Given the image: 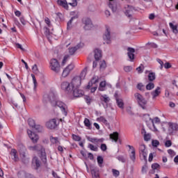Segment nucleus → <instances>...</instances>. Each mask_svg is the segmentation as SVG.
Masks as SVG:
<instances>
[{"mask_svg":"<svg viewBox=\"0 0 178 178\" xmlns=\"http://www.w3.org/2000/svg\"><path fill=\"white\" fill-rule=\"evenodd\" d=\"M28 149L29 151H39L40 152V157L44 163L47 162V153L45 149L41 146V145H36L34 146H29Z\"/></svg>","mask_w":178,"mask_h":178,"instance_id":"1","label":"nucleus"},{"mask_svg":"<svg viewBox=\"0 0 178 178\" xmlns=\"http://www.w3.org/2000/svg\"><path fill=\"white\" fill-rule=\"evenodd\" d=\"M145 118H147L148 120H146V123L152 131H158V129H156V127H155V123H161V119L159 118L156 117L154 119H152L149 118V115H145Z\"/></svg>","mask_w":178,"mask_h":178,"instance_id":"2","label":"nucleus"},{"mask_svg":"<svg viewBox=\"0 0 178 178\" xmlns=\"http://www.w3.org/2000/svg\"><path fill=\"white\" fill-rule=\"evenodd\" d=\"M135 99H136L139 106H141L143 109L147 108V100L144 98V96L141 94L136 92L134 94Z\"/></svg>","mask_w":178,"mask_h":178,"instance_id":"3","label":"nucleus"},{"mask_svg":"<svg viewBox=\"0 0 178 178\" xmlns=\"http://www.w3.org/2000/svg\"><path fill=\"white\" fill-rule=\"evenodd\" d=\"M51 106H58L62 111L65 116H67V106H66L62 101L58 100L57 99L55 102H52Z\"/></svg>","mask_w":178,"mask_h":178,"instance_id":"4","label":"nucleus"},{"mask_svg":"<svg viewBox=\"0 0 178 178\" xmlns=\"http://www.w3.org/2000/svg\"><path fill=\"white\" fill-rule=\"evenodd\" d=\"M59 122H62V119L53 118L46 122V127L49 129L50 130H54L56 129L58 126H59Z\"/></svg>","mask_w":178,"mask_h":178,"instance_id":"5","label":"nucleus"},{"mask_svg":"<svg viewBox=\"0 0 178 178\" xmlns=\"http://www.w3.org/2000/svg\"><path fill=\"white\" fill-rule=\"evenodd\" d=\"M139 156L140 159L147 162V158L148 156V150L145 145H140L139 146Z\"/></svg>","mask_w":178,"mask_h":178,"instance_id":"6","label":"nucleus"},{"mask_svg":"<svg viewBox=\"0 0 178 178\" xmlns=\"http://www.w3.org/2000/svg\"><path fill=\"white\" fill-rule=\"evenodd\" d=\"M50 69L55 73H59L60 72V64L56 58H52L50 60Z\"/></svg>","mask_w":178,"mask_h":178,"instance_id":"7","label":"nucleus"},{"mask_svg":"<svg viewBox=\"0 0 178 178\" xmlns=\"http://www.w3.org/2000/svg\"><path fill=\"white\" fill-rule=\"evenodd\" d=\"M100 101L104 109H108L109 102H111V97H109V96H108L107 95H100Z\"/></svg>","mask_w":178,"mask_h":178,"instance_id":"8","label":"nucleus"},{"mask_svg":"<svg viewBox=\"0 0 178 178\" xmlns=\"http://www.w3.org/2000/svg\"><path fill=\"white\" fill-rule=\"evenodd\" d=\"M82 22L84 24V26H83L84 30H91V29L94 27V25L92 24V22L88 17L83 18L82 19Z\"/></svg>","mask_w":178,"mask_h":178,"instance_id":"9","label":"nucleus"},{"mask_svg":"<svg viewBox=\"0 0 178 178\" xmlns=\"http://www.w3.org/2000/svg\"><path fill=\"white\" fill-rule=\"evenodd\" d=\"M80 86H81V79H80V77H74L71 82V87L72 90H74V88H79Z\"/></svg>","mask_w":178,"mask_h":178,"instance_id":"10","label":"nucleus"},{"mask_svg":"<svg viewBox=\"0 0 178 178\" xmlns=\"http://www.w3.org/2000/svg\"><path fill=\"white\" fill-rule=\"evenodd\" d=\"M47 99L52 105V102H55L58 99V94L55 91H50L47 95Z\"/></svg>","mask_w":178,"mask_h":178,"instance_id":"11","label":"nucleus"},{"mask_svg":"<svg viewBox=\"0 0 178 178\" xmlns=\"http://www.w3.org/2000/svg\"><path fill=\"white\" fill-rule=\"evenodd\" d=\"M60 87L63 91H66L67 92H72L73 91L71 83L67 81L62 82Z\"/></svg>","mask_w":178,"mask_h":178,"instance_id":"12","label":"nucleus"},{"mask_svg":"<svg viewBox=\"0 0 178 178\" xmlns=\"http://www.w3.org/2000/svg\"><path fill=\"white\" fill-rule=\"evenodd\" d=\"M103 39L106 44H111V28L109 26H106V32L103 35Z\"/></svg>","mask_w":178,"mask_h":178,"instance_id":"13","label":"nucleus"},{"mask_svg":"<svg viewBox=\"0 0 178 178\" xmlns=\"http://www.w3.org/2000/svg\"><path fill=\"white\" fill-rule=\"evenodd\" d=\"M178 124L175 122H168V131L170 134H173L174 131H177Z\"/></svg>","mask_w":178,"mask_h":178,"instance_id":"14","label":"nucleus"},{"mask_svg":"<svg viewBox=\"0 0 178 178\" xmlns=\"http://www.w3.org/2000/svg\"><path fill=\"white\" fill-rule=\"evenodd\" d=\"M134 13V7L131 6H127L125 7V15L127 17H132Z\"/></svg>","mask_w":178,"mask_h":178,"instance_id":"15","label":"nucleus"},{"mask_svg":"<svg viewBox=\"0 0 178 178\" xmlns=\"http://www.w3.org/2000/svg\"><path fill=\"white\" fill-rule=\"evenodd\" d=\"M74 69V65L71 64L69 65L63 72L62 76L63 77H67V76H69V74L70 73V72H72V70Z\"/></svg>","mask_w":178,"mask_h":178,"instance_id":"16","label":"nucleus"},{"mask_svg":"<svg viewBox=\"0 0 178 178\" xmlns=\"http://www.w3.org/2000/svg\"><path fill=\"white\" fill-rule=\"evenodd\" d=\"M27 133H28L29 137L31 138L33 143H35L38 141V138H39L38 135L31 131V130H28Z\"/></svg>","mask_w":178,"mask_h":178,"instance_id":"17","label":"nucleus"},{"mask_svg":"<svg viewBox=\"0 0 178 178\" xmlns=\"http://www.w3.org/2000/svg\"><path fill=\"white\" fill-rule=\"evenodd\" d=\"M32 165L35 168V169H38L40 166H41V161L38 159V157L34 156L32 159Z\"/></svg>","mask_w":178,"mask_h":178,"instance_id":"18","label":"nucleus"},{"mask_svg":"<svg viewBox=\"0 0 178 178\" xmlns=\"http://www.w3.org/2000/svg\"><path fill=\"white\" fill-rule=\"evenodd\" d=\"M161 87L158 86L156 89L151 92V95L152 96V99H155L156 97H159L161 95Z\"/></svg>","mask_w":178,"mask_h":178,"instance_id":"19","label":"nucleus"},{"mask_svg":"<svg viewBox=\"0 0 178 178\" xmlns=\"http://www.w3.org/2000/svg\"><path fill=\"white\" fill-rule=\"evenodd\" d=\"M127 51H128L127 55L131 62H133V60H134V52H136V49L131 47H128Z\"/></svg>","mask_w":178,"mask_h":178,"instance_id":"20","label":"nucleus"},{"mask_svg":"<svg viewBox=\"0 0 178 178\" xmlns=\"http://www.w3.org/2000/svg\"><path fill=\"white\" fill-rule=\"evenodd\" d=\"M72 91H73V95L76 98H79L84 95V92L81 90H79V88H74L72 90Z\"/></svg>","mask_w":178,"mask_h":178,"instance_id":"21","label":"nucleus"},{"mask_svg":"<svg viewBox=\"0 0 178 178\" xmlns=\"http://www.w3.org/2000/svg\"><path fill=\"white\" fill-rule=\"evenodd\" d=\"M127 147L129 148V149H131V152L129 155L130 159L133 161V162H136V149H134V147L128 145Z\"/></svg>","mask_w":178,"mask_h":178,"instance_id":"22","label":"nucleus"},{"mask_svg":"<svg viewBox=\"0 0 178 178\" xmlns=\"http://www.w3.org/2000/svg\"><path fill=\"white\" fill-rule=\"evenodd\" d=\"M115 97L118 106L121 109H123L124 108V103H123V99L118 98V93H115Z\"/></svg>","mask_w":178,"mask_h":178,"instance_id":"23","label":"nucleus"},{"mask_svg":"<svg viewBox=\"0 0 178 178\" xmlns=\"http://www.w3.org/2000/svg\"><path fill=\"white\" fill-rule=\"evenodd\" d=\"M10 155L14 162H17L19 161V156H17V151L16 149H12Z\"/></svg>","mask_w":178,"mask_h":178,"instance_id":"24","label":"nucleus"},{"mask_svg":"<svg viewBox=\"0 0 178 178\" xmlns=\"http://www.w3.org/2000/svg\"><path fill=\"white\" fill-rule=\"evenodd\" d=\"M99 80V78L98 77V76H94L90 80V81L88 83L87 88H90V87H92L93 84H97Z\"/></svg>","mask_w":178,"mask_h":178,"instance_id":"25","label":"nucleus"},{"mask_svg":"<svg viewBox=\"0 0 178 178\" xmlns=\"http://www.w3.org/2000/svg\"><path fill=\"white\" fill-rule=\"evenodd\" d=\"M57 4L58 6H62L64 9H69V5L66 0H57Z\"/></svg>","mask_w":178,"mask_h":178,"instance_id":"26","label":"nucleus"},{"mask_svg":"<svg viewBox=\"0 0 178 178\" xmlns=\"http://www.w3.org/2000/svg\"><path fill=\"white\" fill-rule=\"evenodd\" d=\"M88 140L93 144H99V143H104V138L98 139L97 138H88Z\"/></svg>","mask_w":178,"mask_h":178,"instance_id":"27","label":"nucleus"},{"mask_svg":"<svg viewBox=\"0 0 178 178\" xmlns=\"http://www.w3.org/2000/svg\"><path fill=\"white\" fill-rule=\"evenodd\" d=\"M102 58V51L98 49L95 50V60H99Z\"/></svg>","mask_w":178,"mask_h":178,"instance_id":"28","label":"nucleus"},{"mask_svg":"<svg viewBox=\"0 0 178 178\" xmlns=\"http://www.w3.org/2000/svg\"><path fill=\"white\" fill-rule=\"evenodd\" d=\"M110 138L111 140H112V141H114L115 143H118V140H119V133L113 132V134H111Z\"/></svg>","mask_w":178,"mask_h":178,"instance_id":"29","label":"nucleus"},{"mask_svg":"<svg viewBox=\"0 0 178 178\" xmlns=\"http://www.w3.org/2000/svg\"><path fill=\"white\" fill-rule=\"evenodd\" d=\"M50 141H51V144H56V145H60V141H59V139L58 138V137L51 136Z\"/></svg>","mask_w":178,"mask_h":178,"instance_id":"30","label":"nucleus"},{"mask_svg":"<svg viewBox=\"0 0 178 178\" xmlns=\"http://www.w3.org/2000/svg\"><path fill=\"white\" fill-rule=\"evenodd\" d=\"M86 76H87V67H85L81 72L79 75L80 80H84L86 79Z\"/></svg>","mask_w":178,"mask_h":178,"instance_id":"31","label":"nucleus"},{"mask_svg":"<svg viewBox=\"0 0 178 178\" xmlns=\"http://www.w3.org/2000/svg\"><path fill=\"white\" fill-rule=\"evenodd\" d=\"M91 173L93 178H98L99 177V172L97 168H94L91 170Z\"/></svg>","mask_w":178,"mask_h":178,"instance_id":"32","label":"nucleus"},{"mask_svg":"<svg viewBox=\"0 0 178 178\" xmlns=\"http://www.w3.org/2000/svg\"><path fill=\"white\" fill-rule=\"evenodd\" d=\"M83 123L86 127H87V129H88L89 130H91V129H92V127H91V122H90L89 119L85 118Z\"/></svg>","mask_w":178,"mask_h":178,"instance_id":"33","label":"nucleus"},{"mask_svg":"<svg viewBox=\"0 0 178 178\" xmlns=\"http://www.w3.org/2000/svg\"><path fill=\"white\" fill-rule=\"evenodd\" d=\"M105 87H106V81H103L99 83V91H105Z\"/></svg>","mask_w":178,"mask_h":178,"instance_id":"34","label":"nucleus"},{"mask_svg":"<svg viewBox=\"0 0 178 178\" xmlns=\"http://www.w3.org/2000/svg\"><path fill=\"white\" fill-rule=\"evenodd\" d=\"M169 26H170V29H172V32H173L175 34H177V33H178L177 26L174 25L173 23H172V22H170V23H169Z\"/></svg>","mask_w":178,"mask_h":178,"instance_id":"35","label":"nucleus"},{"mask_svg":"<svg viewBox=\"0 0 178 178\" xmlns=\"http://www.w3.org/2000/svg\"><path fill=\"white\" fill-rule=\"evenodd\" d=\"M154 88H155V84H154L152 82H149L146 85V90L148 91H151V90H154Z\"/></svg>","mask_w":178,"mask_h":178,"instance_id":"36","label":"nucleus"},{"mask_svg":"<svg viewBox=\"0 0 178 178\" xmlns=\"http://www.w3.org/2000/svg\"><path fill=\"white\" fill-rule=\"evenodd\" d=\"M155 79H156V77L155 76V73L154 72H149V75H148L149 81H154V80H155Z\"/></svg>","mask_w":178,"mask_h":178,"instance_id":"37","label":"nucleus"},{"mask_svg":"<svg viewBox=\"0 0 178 178\" xmlns=\"http://www.w3.org/2000/svg\"><path fill=\"white\" fill-rule=\"evenodd\" d=\"M79 48H80V47H79V45H77L76 47H74L70 48L69 49L70 55H73L74 54V52H76L77 51V49H79Z\"/></svg>","mask_w":178,"mask_h":178,"instance_id":"38","label":"nucleus"},{"mask_svg":"<svg viewBox=\"0 0 178 178\" xmlns=\"http://www.w3.org/2000/svg\"><path fill=\"white\" fill-rule=\"evenodd\" d=\"M97 122H101L102 123H104V124H108V120L104 117H99L97 119Z\"/></svg>","mask_w":178,"mask_h":178,"instance_id":"39","label":"nucleus"},{"mask_svg":"<svg viewBox=\"0 0 178 178\" xmlns=\"http://www.w3.org/2000/svg\"><path fill=\"white\" fill-rule=\"evenodd\" d=\"M28 123L30 126V127H32V129H33L34 127H35V121H34V120L29 118L28 120Z\"/></svg>","mask_w":178,"mask_h":178,"instance_id":"40","label":"nucleus"},{"mask_svg":"<svg viewBox=\"0 0 178 178\" xmlns=\"http://www.w3.org/2000/svg\"><path fill=\"white\" fill-rule=\"evenodd\" d=\"M97 163L100 168H102V164L104 163V158L102 156H97Z\"/></svg>","mask_w":178,"mask_h":178,"instance_id":"41","label":"nucleus"},{"mask_svg":"<svg viewBox=\"0 0 178 178\" xmlns=\"http://www.w3.org/2000/svg\"><path fill=\"white\" fill-rule=\"evenodd\" d=\"M18 177L19 178H27V173L24 171H19L18 172Z\"/></svg>","mask_w":178,"mask_h":178,"instance_id":"42","label":"nucleus"},{"mask_svg":"<svg viewBox=\"0 0 178 178\" xmlns=\"http://www.w3.org/2000/svg\"><path fill=\"white\" fill-rule=\"evenodd\" d=\"M88 148H90L91 151H95V152L98 151V147L97 146H94V145L91 143L88 144Z\"/></svg>","mask_w":178,"mask_h":178,"instance_id":"43","label":"nucleus"},{"mask_svg":"<svg viewBox=\"0 0 178 178\" xmlns=\"http://www.w3.org/2000/svg\"><path fill=\"white\" fill-rule=\"evenodd\" d=\"M143 131L145 133V134H144L145 141H149V140H151V135L149 134H147V132H145V129H143Z\"/></svg>","mask_w":178,"mask_h":178,"instance_id":"44","label":"nucleus"},{"mask_svg":"<svg viewBox=\"0 0 178 178\" xmlns=\"http://www.w3.org/2000/svg\"><path fill=\"white\" fill-rule=\"evenodd\" d=\"M76 19V17H72L70 21L67 22V30H70V29H72V23H73V19Z\"/></svg>","mask_w":178,"mask_h":178,"instance_id":"45","label":"nucleus"},{"mask_svg":"<svg viewBox=\"0 0 178 178\" xmlns=\"http://www.w3.org/2000/svg\"><path fill=\"white\" fill-rule=\"evenodd\" d=\"M32 79H33V84H34V90H35V88H37V79H35V76L33 74H31Z\"/></svg>","mask_w":178,"mask_h":178,"instance_id":"46","label":"nucleus"},{"mask_svg":"<svg viewBox=\"0 0 178 178\" xmlns=\"http://www.w3.org/2000/svg\"><path fill=\"white\" fill-rule=\"evenodd\" d=\"M124 70L127 73H129V72H131V70H133V67H131L130 65L124 66Z\"/></svg>","mask_w":178,"mask_h":178,"instance_id":"47","label":"nucleus"},{"mask_svg":"<svg viewBox=\"0 0 178 178\" xmlns=\"http://www.w3.org/2000/svg\"><path fill=\"white\" fill-rule=\"evenodd\" d=\"M32 71L33 73H35V74H37L38 73V67H37V64L33 65L32 67Z\"/></svg>","mask_w":178,"mask_h":178,"instance_id":"48","label":"nucleus"},{"mask_svg":"<svg viewBox=\"0 0 178 178\" xmlns=\"http://www.w3.org/2000/svg\"><path fill=\"white\" fill-rule=\"evenodd\" d=\"M72 139L74 140V141H81V138L74 134H72Z\"/></svg>","mask_w":178,"mask_h":178,"instance_id":"49","label":"nucleus"},{"mask_svg":"<svg viewBox=\"0 0 178 178\" xmlns=\"http://www.w3.org/2000/svg\"><path fill=\"white\" fill-rule=\"evenodd\" d=\"M77 0H72V2L68 3V5H70V6L75 8V6H77Z\"/></svg>","mask_w":178,"mask_h":178,"instance_id":"50","label":"nucleus"},{"mask_svg":"<svg viewBox=\"0 0 178 178\" xmlns=\"http://www.w3.org/2000/svg\"><path fill=\"white\" fill-rule=\"evenodd\" d=\"M137 88L138 90H140V91H144V85L141 83H138Z\"/></svg>","mask_w":178,"mask_h":178,"instance_id":"51","label":"nucleus"},{"mask_svg":"<svg viewBox=\"0 0 178 178\" xmlns=\"http://www.w3.org/2000/svg\"><path fill=\"white\" fill-rule=\"evenodd\" d=\"M112 172H113V176H115V177H118V176H119V175H120V172H119V170H117L115 169H113Z\"/></svg>","mask_w":178,"mask_h":178,"instance_id":"52","label":"nucleus"},{"mask_svg":"<svg viewBox=\"0 0 178 178\" xmlns=\"http://www.w3.org/2000/svg\"><path fill=\"white\" fill-rule=\"evenodd\" d=\"M100 149H102V151H106V149H108V147H106V144L105 143H102L100 146Z\"/></svg>","mask_w":178,"mask_h":178,"instance_id":"53","label":"nucleus"},{"mask_svg":"<svg viewBox=\"0 0 178 178\" xmlns=\"http://www.w3.org/2000/svg\"><path fill=\"white\" fill-rule=\"evenodd\" d=\"M143 69H144V65H141L140 66L136 68V70L138 73H143Z\"/></svg>","mask_w":178,"mask_h":178,"instance_id":"54","label":"nucleus"},{"mask_svg":"<svg viewBox=\"0 0 178 178\" xmlns=\"http://www.w3.org/2000/svg\"><path fill=\"white\" fill-rule=\"evenodd\" d=\"M109 8L113 10V12H115L116 10V7L113 6V3L112 2L108 3Z\"/></svg>","mask_w":178,"mask_h":178,"instance_id":"55","label":"nucleus"},{"mask_svg":"<svg viewBox=\"0 0 178 178\" xmlns=\"http://www.w3.org/2000/svg\"><path fill=\"white\" fill-rule=\"evenodd\" d=\"M147 170H148V165H143L142 168V173H147Z\"/></svg>","mask_w":178,"mask_h":178,"instance_id":"56","label":"nucleus"},{"mask_svg":"<svg viewBox=\"0 0 178 178\" xmlns=\"http://www.w3.org/2000/svg\"><path fill=\"white\" fill-rule=\"evenodd\" d=\"M117 159H118L120 162H122V163H124L126 162V159H124V157H123L122 156H118Z\"/></svg>","mask_w":178,"mask_h":178,"instance_id":"57","label":"nucleus"},{"mask_svg":"<svg viewBox=\"0 0 178 178\" xmlns=\"http://www.w3.org/2000/svg\"><path fill=\"white\" fill-rule=\"evenodd\" d=\"M152 145L153 147H158V145H159V141H158L157 140H152Z\"/></svg>","mask_w":178,"mask_h":178,"instance_id":"58","label":"nucleus"},{"mask_svg":"<svg viewBox=\"0 0 178 178\" xmlns=\"http://www.w3.org/2000/svg\"><path fill=\"white\" fill-rule=\"evenodd\" d=\"M165 146L167 147H172V140H166L165 143Z\"/></svg>","mask_w":178,"mask_h":178,"instance_id":"59","label":"nucleus"},{"mask_svg":"<svg viewBox=\"0 0 178 178\" xmlns=\"http://www.w3.org/2000/svg\"><path fill=\"white\" fill-rule=\"evenodd\" d=\"M33 129H35L36 131H41L42 130V127H41L40 125H35Z\"/></svg>","mask_w":178,"mask_h":178,"instance_id":"60","label":"nucleus"},{"mask_svg":"<svg viewBox=\"0 0 178 178\" xmlns=\"http://www.w3.org/2000/svg\"><path fill=\"white\" fill-rule=\"evenodd\" d=\"M158 168H159V164L154 163V164L152 165V169H153V170H155Z\"/></svg>","mask_w":178,"mask_h":178,"instance_id":"61","label":"nucleus"},{"mask_svg":"<svg viewBox=\"0 0 178 178\" xmlns=\"http://www.w3.org/2000/svg\"><path fill=\"white\" fill-rule=\"evenodd\" d=\"M70 56L69 55H65L63 58V62H62V65H65V63H66L67 59H69Z\"/></svg>","mask_w":178,"mask_h":178,"instance_id":"62","label":"nucleus"},{"mask_svg":"<svg viewBox=\"0 0 178 178\" xmlns=\"http://www.w3.org/2000/svg\"><path fill=\"white\" fill-rule=\"evenodd\" d=\"M158 63L160 65V69L163 70V61L161 60V59H157Z\"/></svg>","mask_w":178,"mask_h":178,"instance_id":"63","label":"nucleus"},{"mask_svg":"<svg viewBox=\"0 0 178 178\" xmlns=\"http://www.w3.org/2000/svg\"><path fill=\"white\" fill-rule=\"evenodd\" d=\"M45 35H49V29L47 27L44 28Z\"/></svg>","mask_w":178,"mask_h":178,"instance_id":"64","label":"nucleus"}]
</instances>
